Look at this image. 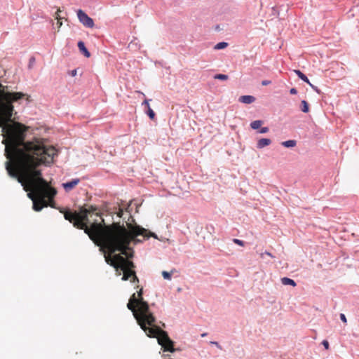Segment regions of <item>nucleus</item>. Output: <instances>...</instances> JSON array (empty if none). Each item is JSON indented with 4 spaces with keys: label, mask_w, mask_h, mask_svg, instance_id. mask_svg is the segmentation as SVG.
Returning <instances> with one entry per match:
<instances>
[{
    "label": "nucleus",
    "mask_w": 359,
    "mask_h": 359,
    "mask_svg": "<svg viewBox=\"0 0 359 359\" xmlns=\"http://www.w3.org/2000/svg\"><path fill=\"white\" fill-rule=\"evenodd\" d=\"M27 130L25 125L17 121L2 130V144L5 145V156L8 159L6 169L26 191H30L28 195L33 200V209L40 211L48 205L45 198H53L56 191L43 178L38 168L53 164L58 150L53 146L46 145L39 139L25 142Z\"/></svg>",
    "instance_id": "1"
},
{
    "label": "nucleus",
    "mask_w": 359,
    "mask_h": 359,
    "mask_svg": "<svg viewBox=\"0 0 359 359\" xmlns=\"http://www.w3.org/2000/svg\"><path fill=\"white\" fill-rule=\"evenodd\" d=\"M60 212L64 213L66 220L72 223L74 226L84 230V232L97 245H100L109 250L110 252L121 251L123 254L128 257L133 256L132 253L128 254L126 250L128 245L131 241L135 240L138 236L144 237L157 238L154 233L149 231L147 229L137 225L133 224L130 222L126 223V227L120 222H114L110 225L102 224V222H93L90 226L89 215L86 208H81L79 212H72L69 210Z\"/></svg>",
    "instance_id": "2"
},
{
    "label": "nucleus",
    "mask_w": 359,
    "mask_h": 359,
    "mask_svg": "<svg viewBox=\"0 0 359 359\" xmlns=\"http://www.w3.org/2000/svg\"><path fill=\"white\" fill-rule=\"evenodd\" d=\"M23 98L29 101L30 96L22 92H11L8 86L0 83V127L2 130L15 122L12 118L14 111L13 103Z\"/></svg>",
    "instance_id": "3"
},
{
    "label": "nucleus",
    "mask_w": 359,
    "mask_h": 359,
    "mask_svg": "<svg viewBox=\"0 0 359 359\" xmlns=\"http://www.w3.org/2000/svg\"><path fill=\"white\" fill-rule=\"evenodd\" d=\"M143 290L141 287L136 294L134 293L130 297L127 307L133 312L134 318L137 324L141 327L144 325H152L156 323V318L150 311L148 303L144 300Z\"/></svg>",
    "instance_id": "4"
},
{
    "label": "nucleus",
    "mask_w": 359,
    "mask_h": 359,
    "mask_svg": "<svg viewBox=\"0 0 359 359\" xmlns=\"http://www.w3.org/2000/svg\"><path fill=\"white\" fill-rule=\"evenodd\" d=\"M130 244L128 245L126 251L128 254L132 253L133 255V250L129 248ZM122 252L121 251H120ZM114 252H110L108 250V253L104 255V259L106 262L113 266L116 271L121 270L123 272L122 280H130L135 271L133 269L135 267L134 263L132 261L128 260L130 257H128L126 255L114 254ZM133 255L130 257L132 258Z\"/></svg>",
    "instance_id": "5"
},
{
    "label": "nucleus",
    "mask_w": 359,
    "mask_h": 359,
    "mask_svg": "<svg viewBox=\"0 0 359 359\" xmlns=\"http://www.w3.org/2000/svg\"><path fill=\"white\" fill-rule=\"evenodd\" d=\"M155 323H154L152 325H144L141 329L147 337L157 338L158 343L162 346L163 351L174 353L177 350L173 346L174 342L170 339L168 333Z\"/></svg>",
    "instance_id": "6"
},
{
    "label": "nucleus",
    "mask_w": 359,
    "mask_h": 359,
    "mask_svg": "<svg viewBox=\"0 0 359 359\" xmlns=\"http://www.w3.org/2000/svg\"><path fill=\"white\" fill-rule=\"evenodd\" d=\"M77 16L79 21L86 27L93 28L94 27L93 20L90 18L85 12L79 9L77 11Z\"/></svg>",
    "instance_id": "7"
},
{
    "label": "nucleus",
    "mask_w": 359,
    "mask_h": 359,
    "mask_svg": "<svg viewBox=\"0 0 359 359\" xmlns=\"http://www.w3.org/2000/svg\"><path fill=\"white\" fill-rule=\"evenodd\" d=\"M80 182L79 179H73L70 182L62 184V187L66 191H70Z\"/></svg>",
    "instance_id": "8"
},
{
    "label": "nucleus",
    "mask_w": 359,
    "mask_h": 359,
    "mask_svg": "<svg viewBox=\"0 0 359 359\" xmlns=\"http://www.w3.org/2000/svg\"><path fill=\"white\" fill-rule=\"evenodd\" d=\"M255 97L252 95H243L239 97V101L245 104H251L254 102Z\"/></svg>",
    "instance_id": "9"
},
{
    "label": "nucleus",
    "mask_w": 359,
    "mask_h": 359,
    "mask_svg": "<svg viewBox=\"0 0 359 359\" xmlns=\"http://www.w3.org/2000/svg\"><path fill=\"white\" fill-rule=\"evenodd\" d=\"M271 143V140L268 138L260 139L257 144V147L259 149H262L264 147L269 146Z\"/></svg>",
    "instance_id": "10"
},
{
    "label": "nucleus",
    "mask_w": 359,
    "mask_h": 359,
    "mask_svg": "<svg viewBox=\"0 0 359 359\" xmlns=\"http://www.w3.org/2000/svg\"><path fill=\"white\" fill-rule=\"evenodd\" d=\"M78 47L79 50L86 57H89L90 56V53L87 50V48L85 46V44L83 41H79L78 43Z\"/></svg>",
    "instance_id": "11"
},
{
    "label": "nucleus",
    "mask_w": 359,
    "mask_h": 359,
    "mask_svg": "<svg viewBox=\"0 0 359 359\" xmlns=\"http://www.w3.org/2000/svg\"><path fill=\"white\" fill-rule=\"evenodd\" d=\"M294 72L300 78L302 81L306 82L308 84H309L312 88H314V86L310 83L309 79L307 76L304 74L300 70L295 69L294 70Z\"/></svg>",
    "instance_id": "12"
},
{
    "label": "nucleus",
    "mask_w": 359,
    "mask_h": 359,
    "mask_svg": "<svg viewBox=\"0 0 359 359\" xmlns=\"http://www.w3.org/2000/svg\"><path fill=\"white\" fill-rule=\"evenodd\" d=\"M281 283L285 285H292L293 287H295L297 285L294 280L287 277L282 278Z\"/></svg>",
    "instance_id": "13"
},
{
    "label": "nucleus",
    "mask_w": 359,
    "mask_h": 359,
    "mask_svg": "<svg viewBox=\"0 0 359 359\" xmlns=\"http://www.w3.org/2000/svg\"><path fill=\"white\" fill-rule=\"evenodd\" d=\"M297 144V142L295 140H291L282 142V145L285 147H294Z\"/></svg>",
    "instance_id": "14"
},
{
    "label": "nucleus",
    "mask_w": 359,
    "mask_h": 359,
    "mask_svg": "<svg viewBox=\"0 0 359 359\" xmlns=\"http://www.w3.org/2000/svg\"><path fill=\"white\" fill-rule=\"evenodd\" d=\"M301 110L304 112V113H307L309 112V104L308 102L306 101V100H302L301 102Z\"/></svg>",
    "instance_id": "15"
},
{
    "label": "nucleus",
    "mask_w": 359,
    "mask_h": 359,
    "mask_svg": "<svg viewBox=\"0 0 359 359\" xmlns=\"http://www.w3.org/2000/svg\"><path fill=\"white\" fill-rule=\"evenodd\" d=\"M263 121L260 120L254 121L250 123V126L252 129H258L262 125Z\"/></svg>",
    "instance_id": "16"
},
{
    "label": "nucleus",
    "mask_w": 359,
    "mask_h": 359,
    "mask_svg": "<svg viewBox=\"0 0 359 359\" xmlns=\"http://www.w3.org/2000/svg\"><path fill=\"white\" fill-rule=\"evenodd\" d=\"M228 46V43L226 42H219L217 43L215 46V49L220 50L224 49Z\"/></svg>",
    "instance_id": "17"
},
{
    "label": "nucleus",
    "mask_w": 359,
    "mask_h": 359,
    "mask_svg": "<svg viewBox=\"0 0 359 359\" xmlns=\"http://www.w3.org/2000/svg\"><path fill=\"white\" fill-rule=\"evenodd\" d=\"M214 78L215 79H219V80H227L229 76L226 74H216Z\"/></svg>",
    "instance_id": "18"
},
{
    "label": "nucleus",
    "mask_w": 359,
    "mask_h": 359,
    "mask_svg": "<svg viewBox=\"0 0 359 359\" xmlns=\"http://www.w3.org/2000/svg\"><path fill=\"white\" fill-rule=\"evenodd\" d=\"M97 210V208L95 206L90 205L88 208H86V210L88 211V215H90L91 213H93Z\"/></svg>",
    "instance_id": "19"
},
{
    "label": "nucleus",
    "mask_w": 359,
    "mask_h": 359,
    "mask_svg": "<svg viewBox=\"0 0 359 359\" xmlns=\"http://www.w3.org/2000/svg\"><path fill=\"white\" fill-rule=\"evenodd\" d=\"M147 114L149 116V117L151 118V119H154L155 118V113L154 111L151 109V107H148L147 108Z\"/></svg>",
    "instance_id": "20"
},
{
    "label": "nucleus",
    "mask_w": 359,
    "mask_h": 359,
    "mask_svg": "<svg viewBox=\"0 0 359 359\" xmlns=\"http://www.w3.org/2000/svg\"><path fill=\"white\" fill-rule=\"evenodd\" d=\"M233 242L235 244L238 245H240V246H244V245H245V243H244L243 241L239 240V239H238V238H233Z\"/></svg>",
    "instance_id": "21"
},
{
    "label": "nucleus",
    "mask_w": 359,
    "mask_h": 359,
    "mask_svg": "<svg viewBox=\"0 0 359 359\" xmlns=\"http://www.w3.org/2000/svg\"><path fill=\"white\" fill-rule=\"evenodd\" d=\"M163 277L166 280H170L171 279V274L167 271H163L162 272Z\"/></svg>",
    "instance_id": "22"
},
{
    "label": "nucleus",
    "mask_w": 359,
    "mask_h": 359,
    "mask_svg": "<svg viewBox=\"0 0 359 359\" xmlns=\"http://www.w3.org/2000/svg\"><path fill=\"white\" fill-rule=\"evenodd\" d=\"M130 282L132 283H139V278H137V276H136V273H135V274L133 276V277L131 278L130 279Z\"/></svg>",
    "instance_id": "23"
},
{
    "label": "nucleus",
    "mask_w": 359,
    "mask_h": 359,
    "mask_svg": "<svg viewBox=\"0 0 359 359\" xmlns=\"http://www.w3.org/2000/svg\"><path fill=\"white\" fill-rule=\"evenodd\" d=\"M322 344L323 345V346L325 347V349L328 350L329 348H330V344H329V342L327 340H323L322 341Z\"/></svg>",
    "instance_id": "24"
},
{
    "label": "nucleus",
    "mask_w": 359,
    "mask_h": 359,
    "mask_svg": "<svg viewBox=\"0 0 359 359\" xmlns=\"http://www.w3.org/2000/svg\"><path fill=\"white\" fill-rule=\"evenodd\" d=\"M62 25V18H57V26L58 30L60 29V28L61 27Z\"/></svg>",
    "instance_id": "25"
},
{
    "label": "nucleus",
    "mask_w": 359,
    "mask_h": 359,
    "mask_svg": "<svg viewBox=\"0 0 359 359\" xmlns=\"http://www.w3.org/2000/svg\"><path fill=\"white\" fill-rule=\"evenodd\" d=\"M269 132V128L267 127H263L261 128V130H259V133H266Z\"/></svg>",
    "instance_id": "26"
},
{
    "label": "nucleus",
    "mask_w": 359,
    "mask_h": 359,
    "mask_svg": "<svg viewBox=\"0 0 359 359\" xmlns=\"http://www.w3.org/2000/svg\"><path fill=\"white\" fill-rule=\"evenodd\" d=\"M123 214V210L122 208H119L118 212H117V216L118 217H122Z\"/></svg>",
    "instance_id": "27"
},
{
    "label": "nucleus",
    "mask_w": 359,
    "mask_h": 359,
    "mask_svg": "<svg viewBox=\"0 0 359 359\" xmlns=\"http://www.w3.org/2000/svg\"><path fill=\"white\" fill-rule=\"evenodd\" d=\"M264 255H266L267 256H269L271 257H274L273 255L271 252H267V251H266L264 253H262L261 255H260L261 257H263Z\"/></svg>",
    "instance_id": "28"
},
{
    "label": "nucleus",
    "mask_w": 359,
    "mask_h": 359,
    "mask_svg": "<svg viewBox=\"0 0 359 359\" xmlns=\"http://www.w3.org/2000/svg\"><path fill=\"white\" fill-rule=\"evenodd\" d=\"M340 318L344 323H346L347 322L346 318L344 313L340 314Z\"/></svg>",
    "instance_id": "29"
},
{
    "label": "nucleus",
    "mask_w": 359,
    "mask_h": 359,
    "mask_svg": "<svg viewBox=\"0 0 359 359\" xmlns=\"http://www.w3.org/2000/svg\"><path fill=\"white\" fill-rule=\"evenodd\" d=\"M271 83V81L264 80V81H262V86H267V85H269Z\"/></svg>",
    "instance_id": "30"
},
{
    "label": "nucleus",
    "mask_w": 359,
    "mask_h": 359,
    "mask_svg": "<svg viewBox=\"0 0 359 359\" xmlns=\"http://www.w3.org/2000/svg\"><path fill=\"white\" fill-rule=\"evenodd\" d=\"M290 93L292 95H295V94L297 93V90H296V88H292L290 89Z\"/></svg>",
    "instance_id": "31"
},
{
    "label": "nucleus",
    "mask_w": 359,
    "mask_h": 359,
    "mask_svg": "<svg viewBox=\"0 0 359 359\" xmlns=\"http://www.w3.org/2000/svg\"><path fill=\"white\" fill-rule=\"evenodd\" d=\"M210 343H211V344H214V346H217V347H218L219 348H221V346H220V345L219 344V343H218V342H217V341H211Z\"/></svg>",
    "instance_id": "32"
},
{
    "label": "nucleus",
    "mask_w": 359,
    "mask_h": 359,
    "mask_svg": "<svg viewBox=\"0 0 359 359\" xmlns=\"http://www.w3.org/2000/svg\"><path fill=\"white\" fill-rule=\"evenodd\" d=\"M142 104H145V105L147 106V108L150 107V106H149V100H145L143 102Z\"/></svg>",
    "instance_id": "33"
},
{
    "label": "nucleus",
    "mask_w": 359,
    "mask_h": 359,
    "mask_svg": "<svg viewBox=\"0 0 359 359\" xmlns=\"http://www.w3.org/2000/svg\"><path fill=\"white\" fill-rule=\"evenodd\" d=\"M60 12V10L58 9L55 13V19L57 20V18H61L59 15V13Z\"/></svg>",
    "instance_id": "34"
},
{
    "label": "nucleus",
    "mask_w": 359,
    "mask_h": 359,
    "mask_svg": "<svg viewBox=\"0 0 359 359\" xmlns=\"http://www.w3.org/2000/svg\"><path fill=\"white\" fill-rule=\"evenodd\" d=\"M71 75L72 76H75L76 75V69H74L71 72Z\"/></svg>",
    "instance_id": "35"
},
{
    "label": "nucleus",
    "mask_w": 359,
    "mask_h": 359,
    "mask_svg": "<svg viewBox=\"0 0 359 359\" xmlns=\"http://www.w3.org/2000/svg\"><path fill=\"white\" fill-rule=\"evenodd\" d=\"M206 335H207V333H203V334H201V337H205Z\"/></svg>",
    "instance_id": "36"
},
{
    "label": "nucleus",
    "mask_w": 359,
    "mask_h": 359,
    "mask_svg": "<svg viewBox=\"0 0 359 359\" xmlns=\"http://www.w3.org/2000/svg\"><path fill=\"white\" fill-rule=\"evenodd\" d=\"M130 217L131 218L132 222H135V220H134V219L133 218V217H131V216H130Z\"/></svg>",
    "instance_id": "37"
}]
</instances>
